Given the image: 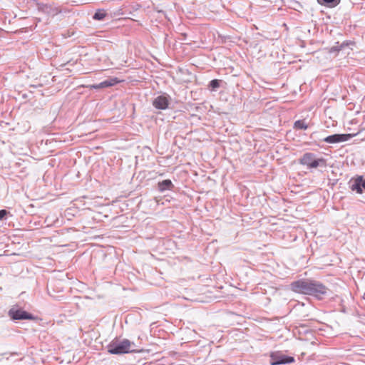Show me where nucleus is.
Listing matches in <instances>:
<instances>
[{
	"label": "nucleus",
	"mask_w": 365,
	"mask_h": 365,
	"mask_svg": "<svg viewBox=\"0 0 365 365\" xmlns=\"http://www.w3.org/2000/svg\"><path fill=\"white\" fill-rule=\"evenodd\" d=\"M132 345L134 346L135 344L127 339H124L120 341H112L107 346V349L109 354L115 355L141 351V350L138 351L134 349H130Z\"/></svg>",
	"instance_id": "obj_1"
},
{
	"label": "nucleus",
	"mask_w": 365,
	"mask_h": 365,
	"mask_svg": "<svg viewBox=\"0 0 365 365\" xmlns=\"http://www.w3.org/2000/svg\"><path fill=\"white\" fill-rule=\"evenodd\" d=\"M299 163L308 169H314L318 167L326 168L327 165L326 159L317 158L315 153L309 152L304 153L299 159Z\"/></svg>",
	"instance_id": "obj_2"
},
{
	"label": "nucleus",
	"mask_w": 365,
	"mask_h": 365,
	"mask_svg": "<svg viewBox=\"0 0 365 365\" xmlns=\"http://www.w3.org/2000/svg\"><path fill=\"white\" fill-rule=\"evenodd\" d=\"M10 319L16 322L22 320H34L36 317L31 314L24 310L19 305L12 306L8 311Z\"/></svg>",
	"instance_id": "obj_3"
},
{
	"label": "nucleus",
	"mask_w": 365,
	"mask_h": 365,
	"mask_svg": "<svg viewBox=\"0 0 365 365\" xmlns=\"http://www.w3.org/2000/svg\"><path fill=\"white\" fill-rule=\"evenodd\" d=\"M329 289L322 282L317 280H311L309 294L322 300L327 295Z\"/></svg>",
	"instance_id": "obj_4"
},
{
	"label": "nucleus",
	"mask_w": 365,
	"mask_h": 365,
	"mask_svg": "<svg viewBox=\"0 0 365 365\" xmlns=\"http://www.w3.org/2000/svg\"><path fill=\"white\" fill-rule=\"evenodd\" d=\"M295 359L292 356H289L280 351H272L269 354L270 365H286L292 364Z\"/></svg>",
	"instance_id": "obj_5"
},
{
	"label": "nucleus",
	"mask_w": 365,
	"mask_h": 365,
	"mask_svg": "<svg viewBox=\"0 0 365 365\" xmlns=\"http://www.w3.org/2000/svg\"><path fill=\"white\" fill-rule=\"evenodd\" d=\"M310 279H300L290 284V289L297 294L308 295L311 283Z\"/></svg>",
	"instance_id": "obj_6"
},
{
	"label": "nucleus",
	"mask_w": 365,
	"mask_h": 365,
	"mask_svg": "<svg viewBox=\"0 0 365 365\" xmlns=\"http://www.w3.org/2000/svg\"><path fill=\"white\" fill-rule=\"evenodd\" d=\"M349 187L357 194L365 192V177L361 175H356L348 182Z\"/></svg>",
	"instance_id": "obj_7"
},
{
	"label": "nucleus",
	"mask_w": 365,
	"mask_h": 365,
	"mask_svg": "<svg viewBox=\"0 0 365 365\" xmlns=\"http://www.w3.org/2000/svg\"><path fill=\"white\" fill-rule=\"evenodd\" d=\"M356 135L357 133H335L325 137L323 138V141L329 144H335L348 141Z\"/></svg>",
	"instance_id": "obj_8"
},
{
	"label": "nucleus",
	"mask_w": 365,
	"mask_h": 365,
	"mask_svg": "<svg viewBox=\"0 0 365 365\" xmlns=\"http://www.w3.org/2000/svg\"><path fill=\"white\" fill-rule=\"evenodd\" d=\"M170 96L167 94L158 96L153 101V106L155 108L158 110H165L168 108Z\"/></svg>",
	"instance_id": "obj_9"
},
{
	"label": "nucleus",
	"mask_w": 365,
	"mask_h": 365,
	"mask_svg": "<svg viewBox=\"0 0 365 365\" xmlns=\"http://www.w3.org/2000/svg\"><path fill=\"white\" fill-rule=\"evenodd\" d=\"M121 81L116 77L106 79L99 83L93 84L91 87L93 89L98 90L101 88H108L119 83Z\"/></svg>",
	"instance_id": "obj_10"
},
{
	"label": "nucleus",
	"mask_w": 365,
	"mask_h": 365,
	"mask_svg": "<svg viewBox=\"0 0 365 365\" xmlns=\"http://www.w3.org/2000/svg\"><path fill=\"white\" fill-rule=\"evenodd\" d=\"M41 10L43 13L51 16H55L57 14L61 13V10L53 5L45 4L41 7Z\"/></svg>",
	"instance_id": "obj_11"
},
{
	"label": "nucleus",
	"mask_w": 365,
	"mask_h": 365,
	"mask_svg": "<svg viewBox=\"0 0 365 365\" xmlns=\"http://www.w3.org/2000/svg\"><path fill=\"white\" fill-rule=\"evenodd\" d=\"M174 187L173 183L170 179L163 180L158 183V190L160 192H164L167 190H173Z\"/></svg>",
	"instance_id": "obj_12"
},
{
	"label": "nucleus",
	"mask_w": 365,
	"mask_h": 365,
	"mask_svg": "<svg viewBox=\"0 0 365 365\" xmlns=\"http://www.w3.org/2000/svg\"><path fill=\"white\" fill-rule=\"evenodd\" d=\"M318 4L328 8H334L340 4L341 0H317Z\"/></svg>",
	"instance_id": "obj_13"
},
{
	"label": "nucleus",
	"mask_w": 365,
	"mask_h": 365,
	"mask_svg": "<svg viewBox=\"0 0 365 365\" xmlns=\"http://www.w3.org/2000/svg\"><path fill=\"white\" fill-rule=\"evenodd\" d=\"M222 82V80L212 79L209 82V84L207 86L208 89L210 91H216L221 86Z\"/></svg>",
	"instance_id": "obj_14"
},
{
	"label": "nucleus",
	"mask_w": 365,
	"mask_h": 365,
	"mask_svg": "<svg viewBox=\"0 0 365 365\" xmlns=\"http://www.w3.org/2000/svg\"><path fill=\"white\" fill-rule=\"evenodd\" d=\"M107 16V13L104 9H97L93 16V19L96 21H103Z\"/></svg>",
	"instance_id": "obj_15"
},
{
	"label": "nucleus",
	"mask_w": 365,
	"mask_h": 365,
	"mask_svg": "<svg viewBox=\"0 0 365 365\" xmlns=\"http://www.w3.org/2000/svg\"><path fill=\"white\" fill-rule=\"evenodd\" d=\"M308 125L304 122V120H298L294 123V128L299 130H306L307 129Z\"/></svg>",
	"instance_id": "obj_16"
},
{
	"label": "nucleus",
	"mask_w": 365,
	"mask_h": 365,
	"mask_svg": "<svg viewBox=\"0 0 365 365\" xmlns=\"http://www.w3.org/2000/svg\"><path fill=\"white\" fill-rule=\"evenodd\" d=\"M354 42L352 41H344L340 43V47L341 48L342 51H345L346 48L352 49L351 46H354Z\"/></svg>",
	"instance_id": "obj_17"
},
{
	"label": "nucleus",
	"mask_w": 365,
	"mask_h": 365,
	"mask_svg": "<svg viewBox=\"0 0 365 365\" xmlns=\"http://www.w3.org/2000/svg\"><path fill=\"white\" fill-rule=\"evenodd\" d=\"M340 51H342L341 48L340 47V43L336 42L332 47L329 48V53H339Z\"/></svg>",
	"instance_id": "obj_18"
},
{
	"label": "nucleus",
	"mask_w": 365,
	"mask_h": 365,
	"mask_svg": "<svg viewBox=\"0 0 365 365\" xmlns=\"http://www.w3.org/2000/svg\"><path fill=\"white\" fill-rule=\"evenodd\" d=\"M9 215L11 216V215L8 210L5 209L0 210V220H6L7 216Z\"/></svg>",
	"instance_id": "obj_19"
},
{
	"label": "nucleus",
	"mask_w": 365,
	"mask_h": 365,
	"mask_svg": "<svg viewBox=\"0 0 365 365\" xmlns=\"http://www.w3.org/2000/svg\"><path fill=\"white\" fill-rule=\"evenodd\" d=\"M180 36H182V38L180 39L185 41L186 39L187 35L186 33H182V34H180Z\"/></svg>",
	"instance_id": "obj_20"
},
{
	"label": "nucleus",
	"mask_w": 365,
	"mask_h": 365,
	"mask_svg": "<svg viewBox=\"0 0 365 365\" xmlns=\"http://www.w3.org/2000/svg\"><path fill=\"white\" fill-rule=\"evenodd\" d=\"M5 33H6V31L4 29H2L1 28H0V38H2L4 34H5Z\"/></svg>",
	"instance_id": "obj_21"
},
{
	"label": "nucleus",
	"mask_w": 365,
	"mask_h": 365,
	"mask_svg": "<svg viewBox=\"0 0 365 365\" xmlns=\"http://www.w3.org/2000/svg\"><path fill=\"white\" fill-rule=\"evenodd\" d=\"M159 12H160V13H162V14H165V13L163 12V11H159Z\"/></svg>",
	"instance_id": "obj_22"
}]
</instances>
